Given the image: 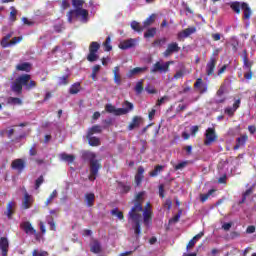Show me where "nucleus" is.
Here are the masks:
<instances>
[{"instance_id":"28","label":"nucleus","mask_w":256,"mask_h":256,"mask_svg":"<svg viewBox=\"0 0 256 256\" xmlns=\"http://www.w3.org/2000/svg\"><path fill=\"white\" fill-rule=\"evenodd\" d=\"M155 19H157V15H156V14L150 15V16L143 22L144 29H147L148 27H151V25H153V23H155Z\"/></svg>"},{"instance_id":"44","label":"nucleus","mask_w":256,"mask_h":256,"mask_svg":"<svg viewBox=\"0 0 256 256\" xmlns=\"http://www.w3.org/2000/svg\"><path fill=\"white\" fill-rule=\"evenodd\" d=\"M243 65L244 69H251L252 63L249 61V58H247V54L243 55Z\"/></svg>"},{"instance_id":"45","label":"nucleus","mask_w":256,"mask_h":256,"mask_svg":"<svg viewBox=\"0 0 256 256\" xmlns=\"http://www.w3.org/2000/svg\"><path fill=\"white\" fill-rule=\"evenodd\" d=\"M8 103L10 105H21L22 101L19 98L10 97V98H8Z\"/></svg>"},{"instance_id":"35","label":"nucleus","mask_w":256,"mask_h":256,"mask_svg":"<svg viewBox=\"0 0 256 256\" xmlns=\"http://www.w3.org/2000/svg\"><path fill=\"white\" fill-rule=\"evenodd\" d=\"M60 159L62 161H66V163H73L75 161V156L67 153L60 154Z\"/></svg>"},{"instance_id":"55","label":"nucleus","mask_w":256,"mask_h":256,"mask_svg":"<svg viewBox=\"0 0 256 256\" xmlns=\"http://www.w3.org/2000/svg\"><path fill=\"white\" fill-rule=\"evenodd\" d=\"M32 256H47V252L45 251H39V250H34L32 252Z\"/></svg>"},{"instance_id":"13","label":"nucleus","mask_w":256,"mask_h":256,"mask_svg":"<svg viewBox=\"0 0 256 256\" xmlns=\"http://www.w3.org/2000/svg\"><path fill=\"white\" fill-rule=\"evenodd\" d=\"M143 125V118L141 116H134L130 124L128 125V131L133 129H139Z\"/></svg>"},{"instance_id":"16","label":"nucleus","mask_w":256,"mask_h":256,"mask_svg":"<svg viewBox=\"0 0 256 256\" xmlns=\"http://www.w3.org/2000/svg\"><path fill=\"white\" fill-rule=\"evenodd\" d=\"M0 249L2 251V256H7V253H9V240L7 238H0Z\"/></svg>"},{"instance_id":"17","label":"nucleus","mask_w":256,"mask_h":256,"mask_svg":"<svg viewBox=\"0 0 256 256\" xmlns=\"http://www.w3.org/2000/svg\"><path fill=\"white\" fill-rule=\"evenodd\" d=\"M143 222L146 227H148L149 223H151V205L147 204V207L145 208L143 212Z\"/></svg>"},{"instance_id":"43","label":"nucleus","mask_w":256,"mask_h":256,"mask_svg":"<svg viewBox=\"0 0 256 256\" xmlns=\"http://www.w3.org/2000/svg\"><path fill=\"white\" fill-rule=\"evenodd\" d=\"M173 61H168V62H165V63H162L161 64V72L162 73H167V71H169V65H173Z\"/></svg>"},{"instance_id":"19","label":"nucleus","mask_w":256,"mask_h":256,"mask_svg":"<svg viewBox=\"0 0 256 256\" xmlns=\"http://www.w3.org/2000/svg\"><path fill=\"white\" fill-rule=\"evenodd\" d=\"M12 169H15L16 171H23L25 169V161L23 159H16L12 162Z\"/></svg>"},{"instance_id":"20","label":"nucleus","mask_w":256,"mask_h":256,"mask_svg":"<svg viewBox=\"0 0 256 256\" xmlns=\"http://www.w3.org/2000/svg\"><path fill=\"white\" fill-rule=\"evenodd\" d=\"M21 228L27 235H35V229L30 222H23Z\"/></svg>"},{"instance_id":"39","label":"nucleus","mask_w":256,"mask_h":256,"mask_svg":"<svg viewBox=\"0 0 256 256\" xmlns=\"http://www.w3.org/2000/svg\"><path fill=\"white\" fill-rule=\"evenodd\" d=\"M102 128L99 125H95L88 130V135H95V133H101Z\"/></svg>"},{"instance_id":"15","label":"nucleus","mask_w":256,"mask_h":256,"mask_svg":"<svg viewBox=\"0 0 256 256\" xmlns=\"http://www.w3.org/2000/svg\"><path fill=\"white\" fill-rule=\"evenodd\" d=\"M149 69V67L144 66V67H136L134 69H131L127 74L126 77H128V79H131V77H134V75H141V73H145L147 70Z\"/></svg>"},{"instance_id":"14","label":"nucleus","mask_w":256,"mask_h":256,"mask_svg":"<svg viewBox=\"0 0 256 256\" xmlns=\"http://www.w3.org/2000/svg\"><path fill=\"white\" fill-rule=\"evenodd\" d=\"M241 105V100H236L233 104V106H228L225 108L224 113L225 115H228V117H233L235 115V111H237V108L240 107Z\"/></svg>"},{"instance_id":"52","label":"nucleus","mask_w":256,"mask_h":256,"mask_svg":"<svg viewBox=\"0 0 256 256\" xmlns=\"http://www.w3.org/2000/svg\"><path fill=\"white\" fill-rule=\"evenodd\" d=\"M48 225H50L51 231H55V221H53V217L47 218Z\"/></svg>"},{"instance_id":"18","label":"nucleus","mask_w":256,"mask_h":256,"mask_svg":"<svg viewBox=\"0 0 256 256\" xmlns=\"http://www.w3.org/2000/svg\"><path fill=\"white\" fill-rule=\"evenodd\" d=\"M216 63H217V59H215V57H211L209 62L206 65L207 75H213V71H215Z\"/></svg>"},{"instance_id":"11","label":"nucleus","mask_w":256,"mask_h":256,"mask_svg":"<svg viewBox=\"0 0 256 256\" xmlns=\"http://www.w3.org/2000/svg\"><path fill=\"white\" fill-rule=\"evenodd\" d=\"M181 51V47H179V44L177 42H172L168 44L166 51H164L163 55L164 57H171L173 53H179Z\"/></svg>"},{"instance_id":"59","label":"nucleus","mask_w":256,"mask_h":256,"mask_svg":"<svg viewBox=\"0 0 256 256\" xmlns=\"http://www.w3.org/2000/svg\"><path fill=\"white\" fill-rule=\"evenodd\" d=\"M232 224L231 223H224L222 225V229H224V231H229V229H231Z\"/></svg>"},{"instance_id":"48","label":"nucleus","mask_w":256,"mask_h":256,"mask_svg":"<svg viewBox=\"0 0 256 256\" xmlns=\"http://www.w3.org/2000/svg\"><path fill=\"white\" fill-rule=\"evenodd\" d=\"M21 41H23V37L19 36V37H14L11 41H10V47H13V45H17V43H21Z\"/></svg>"},{"instance_id":"2","label":"nucleus","mask_w":256,"mask_h":256,"mask_svg":"<svg viewBox=\"0 0 256 256\" xmlns=\"http://www.w3.org/2000/svg\"><path fill=\"white\" fill-rule=\"evenodd\" d=\"M30 80H31V75L29 74H24L22 76H19L18 78H16V80L12 84V91H14V93H21V91H23V85L25 89H28V90L34 89V87H37V83L33 80L31 81Z\"/></svg>"},{"instance_id":"33","label":"nucleus","mask_w":256,"mask_h":256,"mask_svg":"<svg viewBox=\"0 0 256 256\" xmlns=\"http://www.w3.org/2000/svg\"><path fill=\"white\" fill-rule=\"evenodd\" d=\"M79 91H81V83L79 82L74 83L69 89V93L71 95H77Z\"/></svg>"},{"instance_id":"5","label":"nucleus","mask_w":256,"mask_h":256,"mask_svg":"<svg viewBox=\"0 0 256 256\" xmlns=\"http://www.w3.org/2000/svg\"><path fill=\"white\" fill-rule=\"evenodd\" d=\"M123 107L124 108H116L115 106H113V104H106L105 111L119 117L121 115H127V113H131V111H133L134 109L133 103L129 101H125L123 103Z\"/></svg>"},{"instance_id":"9","label":"nucleus","mask_w":256,"mask_h":256,"mask_svg":"<svg viewBox=\"0 0 256 256\" xmlns=\"http://www.w3.org/2000/svg\"><path fill=\"white\" fill-rule=\"evenodd\" d=\"M217 141V134L214 128H208L205 132L204 145H212Z\"/></svg>"},{"instance_id":"40","label":"nucleus","mask_w":256,"mask_h":256,"mask_svg":"<svg viewBox=\"0 0 256 256\" xmlns=\"http://www.w3.org/2000/svg\"><path fill=\"white\" fill-rule=\"evenodd\" d=\"M159 71H161V61L156 62L150 69V72L153 74L159 73Z\"/></svg>"},{"instance_id":"26","label":"nucleus","mask_w":256,"mask_h":256,"mask_svg":"<svg viewBox=\"0 0 256 256\" xmlns=\"http://www.w3.org/2000/svg\"><path fill=\"white\" fill-rule=\"evenodd\" d=\"M87 139H88L89 145H91V147H97V146L101 145V140H99V138H97L91 134H87Z\"/></svg>"},{"instance_id":"23","label":"nucleus","mask_w":256,"mask_h":256,"mask_svg":"<svg viewBox=\"0 0 256 256\" xmlns=\"http://www.w3.org/2000/svg\"><path fill=\"white\" fill-rule=\"evenodd\" d=\"M194 87L198 89L201 93L207 92V84H203V80L201 78H198L194 84Z\"/></svg>"},{"instance_id":"53","label":"nucleus","mask_w":256,"mask_h":256,"mask_svg":"<svg viewBox=\"0 0 256 256\" xmlns=\"http://www.w3.org/2000/svg\"><path fill=\"white\" fill-rule=\"evenodd\" d=\"M136 93H141L143 91V81H140L135 86Z\"/></svg>"},{"instance_id":"51","label":"nucleus","mask_w":256,"mask_h":256,"mask_svg":"<svg viewBox=\"0 0 256 256\" xmlns=\"http://www.w3.org/2000/svg\"><path fill=\"white\" fill-rule=\"evenodd\" d=\"M57 197V190H54L46 201V205H49L53 199Z\"/></svg>"},{"instance_id":"37","label":"nucleus","mask_w":256,"mask_h":256,"mask_svg":"<svg viewBox=\"0 0 256 256\" xmlns=\"http://www.w3.org/2000/svg\"><path fill=\"white\" fill-rule=\"evenodd\" d=\"M72 5L74 9H83V5H85V0H72Z\"/></svg>"},{"instance_id":"61","label":"nucleus","mask_w":256,"mask_h":256,"mask_svg":"<svg viewBox=\"0 0 256 256\" xmlns=\"http://www.w3.org/2000/svg\"><path fill=\"white\" fill-rule=\"evenodd\" d=\"M212 39H214V41H220L221 34H219V33L212 34Z\"/></svg>"},{"instance_id":"60","label":"nucleus","mask_w":256,"mask_h":256,"mask_svg":"<svg viewBox=\"0 0 256 256\" xmlns=\"http://www.w3.org/2000/svg\"><path fill=\"white\" fill-rule=\"evenodd\" d=\"M254 231H255V226L254 225L248 226L247 229H246V233H248V234H251Z\"/></svg>"},{"instance_id":"1","label":"nucleus","mask_w":256,"mask_h":256,"mask_svg":"<svg viewBox=\"0 0 256 256\" xmlns=\"http://www.w3.org/2000/svg\"><path fill=\"white\" fill-rule=\"evenodd\" d=\"M143 199H145V192L138 193L135 198V205L128 214V223L132 225L136 237L141 235V221L143 219V216H141L143 212L141 203H143Z\"/></svg>"},{"instance_id":"24","label":"nucleus","mask_w":256,"mask_h":256,"mask_svg":"<svg viewBox=\"0 0 256 256\" xmlns=\"http://www.w3.org/2000/svg\"><path fill=\"white\" fill-rule=\"evenodd\" d=\"M143 173H145V169L142 166H139L138 171L135 175L136 185H141V181H143Z\"/></svg>"},{"instance_id":"49","label":"nucleus","mask_w":256,"mask_h":256,"mask_svg":"<svg viewBox=\"0 0 256 256\" xmlns=\"http://www.w3.org/2000/svg\"><path fill=\"white\" fill-rule=\"evenodd\" d=\"M111 215H115L120 220L123 219V212L119 211L118 209H113L111 211Z\"/></svg>"},{"instance_id":"64","label":"nucleus","mask_w":256,"mask_h":256,"mask_svg":"<svg viewBox=\"0 0 256 256\" xmlns=\"http://www.w3.org/2000/svg\"><path fill=\"white\" fill-rule=\"evenodd\" d=\"M248 131L253 135V133L256 131L255 125L248 126Z\"/></svg>"},{"instance_id":"57","label":"nucleus","mask_w":256,"mask_h":256,"mask_svg":"<svg viewBox=\"0 0 256 256\" xmlns=\"http://www.w3.org/2000/svg\"><path fill=\"white\" fill-rule=\"evenodd\" d=\"M179 219H181V211L178 214H176L172 219H170V223H177Z\"/></svg>"},{"instance_id":"12","label":"nucleus","mask_w":256,"mask_h":256,"mask_svg":"<svg viewBox=\"0 0 256 256\" xmlns=\"http://www.w3.org/2000/svg\"><path fill=\"white\" fill-rule=\"evenodd\" d=\"M23 193L24 198L22 200V209H31V205H33L35 199L31 195H29L26 189H24Z\"/></svg>"},{"instance_id":"36","label":"nucleus","mask_w":256,"mask_h":256,"mask_svg":"<svg viewBox=\"0 0 256 256\" xmlns=\"http://www.w3.org/2000/svg\"><path fill=\"white\" fill-rule=\"evenodd\" d=\"M91 251L92 253H101V244L97 240L91 243Z\"/></svg>"},{"instance_id":"56","label":"nucleus","mask_w":256,"mask_h":256,"mask_svg":"<svg viewBox=\"0 0 256 256\" xmlns=\"http://www.w3.org/2000/svg\"><path fill=\"white\" fill-rule=\"evenodd\" d=\"M43 185V176H40L35 182V189H39Z\"/></svg>"},{"instance_id":"42","label":"nucleus","mask_w":256,"mask_h":256,"mask_svg":"<svg viewBox=\"0 0 256 256\" xmlns=\"http://www.w3.org/2000/svg\"><path fill=\"white\" fill-rule=\"evenodd\" d=\"M105 51H111L113 49V46H111V37H107L105 42L103 43Z\"/></svg>"},{"instance_id":"7","label":"nucleus","mask_w":256,"mask_h":256,"mask_svg":"<svg viewBox=\"0 0 256 256\" xmlns=\"http://www.w3.org/2000/svg\"><path fill=\"white\" fill-rule=\"evenodd\" d=\"M101 48V44L98 42H92L89 46V54L87 56V60L90 61V63H93L99 59V55H97V51Z\"/></svg>"},{"instance_id":"41","label":"nucleus","mask_w":256,"mask_h":256,"mask_svg":"<svg viewBox=\"0 0 256 256\" xmlns=\"http://www.w3.org/2000/svg\"><path fill=\"white\" fill-rule=\"evenodd\" d=\"M214 191H215L214 189H211V190L208 191V193L202 194V195L200 196V201H201L202 203H205V201H207V199H209V197H210L211 195H213Z\"/></svg>"},{"instance_id":"21","label":"nucleus","mask_w":256,"mask_h":256,"mask_svg":"<svg viewBox=\"0 0 256 256\" xmlns=\"http://www.w3.org/2000/svg\"><path fill=\"white\" fill-rule=\"evenodd\" d=\"M225 93V86L222 85L216 93V103H225L226 97L223 96Z\"/></svg>"},{"instance_id":"58","label":"nucleus","mask_w":256,"mask_h":256,"mask_svg":"<svg viewBox=\"0 0 256 256\" xmlns=\"http://www.w3.org/2000/svg\"><path fill=\"white\" fill-rule=\"evenodd\" d=\"M120 187L122 188L123 193H129L131 190V186L125 185V184H120Z\"/></svg>"},{"instance_id":"22","label":"nucleus","mask_w":256,"mask_h":256,"mask_svg":"<svg viewBox=\"0 0 256 256\" xmlns=\"http://www.w3.org/2000/svg\"><path fill=\"white\" fill-rule=\"evenodd\" d=\"M247 135H242L236 139V145L234 146V151H237L240 147H245V144L247 143Z\"/></svg>"},{"instance_id":"6","label":"nucleus","mask_w":256,"mask_h":256,"mask_svg":"<svg viewBox=\"0 0 256 256\" xmlns=\"http://www.w3.org/2000/svg\"><path fill=\"white\" fill-rule=\"evenodd\" d=\"M230 7L232 10L235 11V13H237L239 15V13H241V9L242 11H244V16L243 19L249 20L251 19V8L249 7V4L245 3V2H232L230 4Z\"/></svg>"},{"instance_id":"31","label":"nucleus","mask_w":256,"mask_h":256,"mask_svg":"<svg viewBox=\"0 0 256 256\" xmlns=\"http://www.w3.org/2000/svg\"><path fill=\"white\" fill-rule=\"evenodd\" d=\"M16 69L18 71H26V73H29V71H31V64L29 62H24V63L18 64L16 66Z\"/></svg>"},{"instance_id":"62","label":"nucleus","mask_w":256,"mask_h":256,"mask_svg":"<svg viewBox=\"0 0 256 256\" xmlns=\"http://www.w3.org/2000/svg\"><path fill=\"white\" fill-rule=\"evenodd\" d=\"M99 71H101V65H95L92 68V73H99Z\"/></svg>"},{"instance_id":"4","label":"nucleus","mask_w":256,"mask_h":256,"mask_svg":"<svg viewBox=\"0 0 256 256\" xmlns=\"http://www.w3.org/2000/svg\"><path fill=\"white\" fill-rule=\"evenodd\" d=\"M67 19L69 23H73V19L80 21V23H89V11L84 8L70 10Z\"/></svg>"},{"instance_id":"27","label":"nucleus","mask_w":256,"mask_h":256,"mask_svg":"<svg viewBox=\"0 0 256 256\" xmlns=\"http://www.w3.org/2000/svg\"><path fill=\"white\" fill-rule=\"evenodd\" d=\"M131 29L135 31L136 33H142V31L145 29V26L141 25L137 21H132L130 23Z\"/></svg>"},{"instance_id":"47","label":"nucleus","mask_w":256,"mask_h":256,"mask_svg":"<svg viewBox=\"0 0 256 256\" xmlns=\"http://www.w3.org/2000/svg\"><path fill=\"white\" fill-rule=\"evenodd\" d=\"M161 173V165H157L156 168L150 172V177H157Z\"/></svg>"},{"instance_id":"50","label":"nucleus","mask_w":256,"mask_h":256,"mask_svg":"<svg viewBox=\"0 0 256 256\" xmlns=\"http://www.w3.org/2000/svg\"><path fill=\"white\" fill-rule=\"evenodd\" d=\"M10 19L12 21H15L16 17H17V9H15V7H11L10 8Z\"/></svg>"},{"instance_id":"32","label":"nucleus","mask_w":256,"mask_h":256,"mask_svg":"<svg viewBox=\"0 0 256 256\" xmlns=\"http://www.w3.org/2000/svg\"><path fill=\"white\" fill-rule=\"evenodd\" d=\"M13 209H15V202H9L5 211V215L8 217V219L13 217Z\"/></svg>"},{"instance_id":"8","label":"nucleus","mask_w":256,"mask_h":256,"mask_svg":"<svg viewBox=\"0 0 256 256\" xmlns=\"http://www.w3.org/2000/svg\"><path fill=\"white\" fill-rule=\"evenodd\" d=\"M139 45V39L138 38H130L127 40H122L119 43V49H122L123 51H126L127 49H133V47H137Z\"/></svg>"},{"instance_id":"30","label":"nucleus","mask_w":256,"mask_h":256,"mask_svg":"<svg viewBox=\"0 0 256 256\" xmlns=\"http://www.w3.org/2000/svg\"><path fill=\"white\" fill-rule=\"evenodd\" d=\"M85 202L87 204V207H93L95 203V194L88 193L85 195Z\"/></svg>"},{"instance_id":"29","label":"nucleus","mask_w":256,"mask_h":256,"mask_svg":"<svg viewBox=\"0 0 256 256\" xmlns=\"http://www.w3.org/2000/svg\"><path fill=\"white\" fill-rule=\"evenodd\" d=\"M119 66L114 67L113 73H114V83L116 85H121V74Z\"/></svg>"},{"instance_id":"34","label":"nucleus","mask_w":256,"mask_h":256,"mask_svg":"<svg viewBox=\"0 0 256 256\" xmlns=\"http://www.w3.org/2000/svg\"><path fill=\"white\" fill-rule=\"evenodd\" d=\"M11 37H13V33H9L3 37L2 41H1V45L4 49L7 47H11V44L9 42V39H11Z\"/></svg>"},{"instance_id":"25","label":"nucleus","mask_w":256,"mask_h":256,"mask_svg":"<svg viewBox=\"0 0 256 256\" xmlns=\"http://www.w3.org/2000/svg\"><path fill=\"white\" fill-rule=\"evenodd\" d=\"M205 235V233L200 232L199 234H197L196 236H194L188 243L186 249H192V247H195V243H197L199 241V239H201V237H203Z\"/></svg>"},{"instance_id":"46","label":"nucleus","mask_w":256,"mask_h":256,"mask_svg":"<svg viewBox=\"0 0 256 256\" xmlns=\"http://www.w3.org/2000/svg\"><path fill=\"white\" fill-rule=\"evenodd\" d=\"M187 163H189V162H187V161H182V162L176 164V165H175V170H176V171H182V169H185V167H187Z\"/></svg>"},{"instance_id":"54","label":"nucleus","mask_w":256,"mask_h":256,"mask_svg":"<svg viewBox=\"0 0 256 256\" xmlns=\"http://www.w3.org/2000/svg\"><path fill=\"white\" fill-rule=\"evenodd\" d=\"M67 79H69V76L60 77L59 78V85H67V83H69V81Z\"/></svg>"},{"instance_id":"38","label":"nucleus","mask_w":256,"mask_h":256,"mask_svg":"<svg viewBox=\"0 0 256 256\" xmlns=\"http://www.w3.org/2000/svg\"><path fill=\"white\" fill-rule=\"evenodd\" d=\"M157 33V29L150 28L144 33L145 39H149L151 37H155V34Z\"/></svg>"},{"instance_id":"3","label":"nucleus","mask_w":256,"mask_h":256,"mask_svg":"<svg viewBox=\"0 0 256 256\" xmlns=\"http://www.w3.org/2000/svg\"><path fill=\"white\" fill-rule=\"evenodd\" d=\"M82 157L90 163V174L88 176L89 181H95L101 167L99 162L95 159V153L86 151L83 152Z\"/></svg>"},{"instance_id":"63","label":"nucleus","mask_w":256,"mask_h":256,"mask_svg":"<svg viewBox=\"0 0 256 256\" xmlns=\"http://www.w3.org/2000/svg\"><path fill=\"white\" fill-rule=\"evenodd\" d=\"M146 91H147V93H150V94L157 93L155 88H153L151 86L146 87Z\"/></svg>"},{"instance_id":"10","label":"nucleus","mask_w":256,"mask_h":256,"mask_svg":"<svg viewBox=\"0 0 256 256\" xmlns=\"http://www.w3.org/2000/svg\"><path fill=\"white\" fill-rule=\"evenodd\" d=\"M194 33H197V28L195 26L188 27L177 34V39L178 41H183V39L191 37Z\"/></svg>"}]
</instances>
